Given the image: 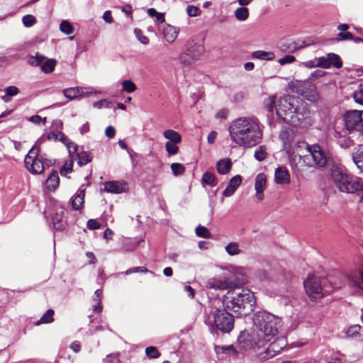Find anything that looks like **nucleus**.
<instances>
[{"instance_id": "obj_1", "label": "nucleus", "mask_w": 363, "mask_h": 363, "mask_svg": "<svg viewBox=\"0 0 363 363\" xmlns=\"http://www.w3.org/2000/svg\"><path fill=\"white\" fill-rule=\"evenodd\" d=\"M231 141L242 147H252L262 139V125L255 117H240L233 121L228 126Z\"/></svg>"}, {"instance_id": "obj_2", "label": "nucleus", "mask_w": 363, "mask_h": 363, "mask_svg": "<svg viewBox=\"0 0 363 363\" xmlns=\"http://www.w3.org/2000/svg\"><path fill=\"white\" fill-rule=\"evenodd\" d=\"M223 301L224 311L230 318H245L253 311L255 303L253 293L245 289L238 292L229 290L228 295L223 296Z\"/></svg>"}, {"instance_id": "obj_3", "label": "nucleus", "mask_w": 363, "mask_h": 363, "mask_svg": "<svg viewBox=\"0 0 363 363\" xmlns=\"http://www.w3.org/2000/svg\"><path fill=\"white\" fill-rule=\"evenodd\" d=\"M332 179L338 189L347 194H357L360 196L359 202L363 201V179L348 174L347 170L339 166L331 169Z\"/></svg>"}, {"instance_id": "obj_4", "label": "nucleus", "mask_w": 363, "mask_h": 363, "mask_svg": "<svg viewBox=\"0 0 363 363\" xmlns=\"http://www.w3.org/2000/svg\"><path fill=\"white\" fill-rule=\"evenodd\" d=\"M204 45L194 39L187 40L184 52L179 55V61L184 65H190L197 61L204 53Z\"/></svg>"}, {"instance_id": "obj_5", "label": "nucleus", "mask_w": 363, "mask_h": 363, "mask_svg": "<svg viewBox=\"0 0 363 363\" xmlns=\"http://www.w3.org/2000/svg\"><path fill=\"white\" fill-rule=\"evenodd\" d=\"M288 86L292 92L302 96L310 101H317L319 98L315 85L309 80H294L289 83Z\"/></svg>"}, {"instance_id": "obj_6", "label": "nucleus", "mask_w": 363, "mask_h": 363, "mask_svg": "<svg viewBox=\"0 0 363 363\" xmlns=\"http://www.w3.org/2000/svg\"><path fill=\"white\" fill-rule=\"evenodd\" d=\"M238 342L240 347L246 350L259 349L264 346V340L259 337L256 328L242 331L238 336Z\"/></svg>"}, {"instance_id": "obj_7", "label": "nucleus", "mask_w": 363, "mask_h": 363, "mask_svg": "<svg viewBox=\"0 0 363 363\" xmlns=\"http://www.w3.org/2000/svg\"><path fill=\"white\" fill-rule=\"evenodd\" d=\"M303 162L308 167H323L328 163V157L325 152L318 144L310 146L308 154L303 155Z\"/></svg>"}, {"instance_id": "obj_8", "label": "nucleus", "mask_w": 363, "mask_h": 363, "mask_svg": "<svg viewBox=\"0 0 363 363\" xmlns=\"http://www.w3.org/2000/svg\"><path fill=\"white\" fill-rule=\"evenodd\" d=\"M295 97L289 95L281 97L276 106V111L278 116L284 121H289L292 118L293 114L296 111V106L294 104Z\"/></svg>"}, {"instance_id": "obj_9", "label": "nucleus", "mask_w": 363, "mask_h": 363, "mask_svg": "<svg viewBox=\"0 0 363 363\" xmlns=\"http://www.w3.org/2000/svg\"><path fill=\"white\" fill-rule=\"evenodd\" d=\"M256 329L267 337H274L281 330V319H252Z\"/></svg>"}, {"instance_id": "obj_10", "label": "nucleus", "mask_w": 363, "mask_h": 363, "mask_svg": "<svg viewBox=\"0 0 363 363\" xmlns=\"http://www.w3.org/2000/svg\"><path fill=\"white\" fill-rule=\"evenodd\" d=\"M40 149L34 145L25 157V165L27 169L32 174H41L44 171V164L40 158H38Z\"/></svg>"}, {"instance_id": "obj_11", "label": "nucleus", "mask_w": 363, "mask_h": 363, "mask_svg": "<svg viewBox=\"0 0 363 363\" xmlns=\"http://www.w3.org/2000/svg\"><path fill=\"white\" fill-rule=\"evenodd\" d=\"M307 296L311 301H317L324 296L320 280L313 275L309 276L303 282Z\"/></svg>"}, {"instance_id": "obj_12", "label": "nucleus", "mask_w": 363, "mask_h": 363, "mask_svg": "<svg viewBox=\"0 0 363 363\" xmlns=\"http://www.w3.org/2000/svg\"><path fill=\"white\" fill-rule=\"evenodd\" d=\"M345 125L347 130H357L361 132L363 130L362 111L357 110L350 111L344 116Z\"/></svg>"}, {"instance_id": "obj_13", "label": "nucleus", "mask_w": 363, "mask_h": 363, "mask_svg": "<svg viewBox=\"0 0 363 363\" xmlns=\"http://www.w3.org/2000/svg\"><path fill=\"white\" fill-rule=\"evenodd\" d=\"M28 63L32 66H40L42 71L45 73L52 72L56 65V61L53 59H48L45 56L37 52L35 56H30Z\"/></svg>"}, {"instance_id": "obj_14", "label": "nucleus", "mask_w": 363, "mask_h": 363, "mask_svg": "<svg viewBox=\"0 0 363 363\" xmlns=\"http://www.w3.org/2000/svg\"><path fill=\"white\" fill-rule=\"evenodd\" d=\"M235 319H206L205 323L209 325L211 333L220 330L227 333L231 331L234 325Z\"/></svg>"}, {"instance_id": "obj_15", "label": "nucleus", "mask_w": 363, "mask_h": 363, "mask_svg": "<svg viewBox=\"0 0 363 363\" xmlns=\"http://www.w3.org/2000/svg\"><path fill=\"white\" fill-rule=\"evenodd\" d=\"M207 287L216 290H232V289L235 287V283L228 278L223 279L213 278L208 281Z\"/></svg>"}, {"instance_id": "obj_16", "label": "nucleus", "mask_w": 363, "mask_h": 363, "mask_svg": "<svg viewBox=\"0 0 363 363\" xmlns=\"http://www.w3.org/2000/svg\"><path fill=\"white\" fill-rule=\"evenodd\" d=\"M267 177L264 173L258 174L255 177V196L259 201L263 200L264 197V191L266 187Z\"/></svg>"}, {"instance_id": "obj_17", "label": "nucleus", "mask_w": 363, "mask_h": 363, "mask_svg": "<svg viewBox=\"0 0 363 363\" xmlns=\"http://www.w3.org/2000/svg\"><path fill=\"white\" fill-rule=\"evenodd\" d=\"M242 181V178L239 174L233 177L228 182L226 188L223 191V196L230 197L233 196L237 189L240 186Z\"/></svg>"}, {"instance_id": "obj_18", "label": "nucleus", "mask_w": 363, "mask_h": 363, "mask_svg": "<svg viewBox=\"0 0 363 363\" xmlns=\"http://www.w3.org/2000/svg\"><path fill=\"white\" fill-rule=\"evenodd\" d=\"M125 184L118 181H110L104 183V190L108 193L121 194L125 191Z\"/></svg>"}, {"instance_id": "obj_19", "label": "nucleus", "mask_w": 363, "mask_h": 363, "mask_svg": "<svg viewBox=\"0 0 363 363\" xmlns=\"http://www.w3.org/2000/svg\"><path fill=\"white\" fill-rule=\"evenodd\" d=\"M274 180L278 184H284L290 182V175L289 171L283 167L276 169L274 173Z\"/></svg>"}, {"instance_id": "obj_20", "label": "nucleus", "mask_w": 363, "mask_h": 363, "mask_svg": "<svg viewBox=\"0 0 363 363\" xmlns=\"http://www.w3.org/2000/svg\"><path fill=\"white\" fill-rule=\"evenodd\" d=\"M279 139L282 141L286 150L291 148V142L294 140V133L289 128H283L279 133Z\"/></svg>"}, {"instance_id": "obj_21", "label": "nucleus", "mask_w": 363, "mask_h": 363, "mask_svg": "<svg viewBox=\"0 0 363 363\" xmlns=\"http://www.w3.org/2000/svg\"><path fill=\"white\" fill-rule=\"evenodd\" d=\"M179 30L171 25H166L163 29V35L167 42L172 43L177 39Z\"/></svg>"}, {"instance_id": "obj_22", "label": "nucleus", "mask_w": 363, "mask_h": 363, "mask_svg": "<svg viewBox=\"0 0 363 363\" xmlns=\"http://www.w3.org/2000/svg\"><path fill=\"white\" fill-rule=\"evenodd\" d=\"M232 162L230 158H225L216 162V169L220 174H228L232 168Z\"/></svg>"}, {"instance_id": "obj_23", "label": "nucleus", "mask_w": 363, "mask_h": 363, "mask_svg": "<svg viewBox=\"0 0 363 363\" xmlns=\"http://www.w3.org/2000/svg\"><path fill=\"white\" fill-rule=\"evenodd\" d=\"M352 160L358 169L363 172V144L359 145L352 154Z\"/></svg>"}, {"instance_id": "obj_24", "label": "nucleus", "mask_w": 363, "mask_h": 363, "mask_svg": "<svg viewBox=\"0 0 363 363\" xmlns=\"http://www.w3.org/2000/svg\"><path fill=\"white\" fill-rule=\"evenodd\" d=\"M85 196L84 189H79L75 195L72 198V205L74 210H79L84 204Z\"/></svg>"}, {"instance_id": "obj_25", "label": "nucleus", "mask_w": 363, "mask_h": 363, "mask_svg": "<svg viewBox=\"0 0 363 363\" xmlns=\"http://www.w3.org/2000/svg\"><path fill=\"white\" fill-rule=\"evenodd\" d=\"M60 183V178L56 170H53L46 181V186L48 190L55 191Z\"/></svg>"}, {"instance_id": "obj_26", "label": "nucleus", "mask_w": 363, "mask_h": 363, "mask_svg": "<svg viewBox=\"0 0 363 363\" xmlns=\"http://www.w3.org/2000/svg\"><path fill=\"white\" fill-rule=\"evenodd\" d=\"M63 94L68 99L73 100L84 95V92L81 87H69L63 90Z\"/></svg>"}, {"instance_id": "obj_27", "label": "nucleus", "mask_w": 363, "mask_h": 363, "mask_svg": "<svg viewBox=\"0 0 363 363\" xmlns=\"http://www.w3.org/2000/svg\"><path fill=\"white\" fill-rule=\"evenodd\" d=\"M349 283L352 286H356L363 290V270L358 274L349 276Z\"/></svg>"}, {"instance_id": "obj_28", "label": "nucleus", "mask_w": 363, "mask_h": 363, "mask_svg": "<svg viewBox=\"0 0 363 363\" xmlns=\"http://www.w3.org/2000/svg\"><path fill=\"white\" fill-rule=\"evenodd\" d=\"M164 137L168 140V142L173 143H180L182 142L181 135L174 130H166L163 133Z\"/></svg>"}, {"instance_id": "obj_29", "label": "nucleus", "mask_w": 363, "mask_h": 363, "mask_svg": "<svg viewBox=\"0 0 363 363\" xmlns=\"http://www.w3.org/2000/svg\"><path fill=\"white\" fill-rule=\"evenodd\" d=\"M252 57L253 59H258L262 60H273L275 55L272 52H267L264 50H257L252 53Z\"/></svg>"}, {"instance_id": "obj_30", "label": "nucleus", "mask_w": 363, "mask_h": 363, "mask_svg": "<svg viewBox=\"0 0 363 363\" xmlns=\"http://www.w3.org/2000/svg\"><path fill=\"white\" fill-rule=\"evenodd\" d=\"M225 252L230 256H235V255H238L242 253V250L240 248L239 244L236 242H229L225 247Z\"/></svg>"}, {"instance_id": "obj_31", "label": "nucleus", "mask_w": 363, "mask_h": 363, "mask_svg": "<svg viewBox=\"0 0 363 363\" xmlns=\"http://www.w3.org/2000/svg\"><path fill=\"white\" fill-rule=\"evenodd\" d=\"M306 46H307V45L305 44V43H302L301 44L298 45L296 42H291V43H289L288 45H286V44L281 45L280 48L282 51L293 52L296 51V50L304 48Z\"/></svg>"}, {"instance_id": "obj_32", "label": "nucleus", "mask_w": 363, "mask_h": 363, "mask_svg": "<svg viewBox=\"0 0 363 363\" xmlns=\"http://www.w3.org/2000/svg\"><path fill=\"white\" fill-rule=\"evenodd\" d=\"M335 40L336 42H340V41H343V40H354L355 42H359V41H363V39L359 38H353L352 34L350 32H345V33L340 32L336 35Z\"/></svg>"}, {"instance_id": "obj_33", "label": "nucleus", "mask_w": 363, "mask_h": 363, "mask_svg": "<svg viewBox=\"0 0 363 363\" xmlns=\"http://www.w3.org/2000/svg\"><path fill=\"white\" fill-rule=\"evenodd\" d=\"M234 14L238 21H244L249 17V10L245 6H241L235 11Z\"/></svg>"}, {"instance_id": "obj_34", "label": "nucleus", "mask_w": 363, "mask_h": 363, "mask_svg": "<svg viewBox=\"0 0 363 363\" xmlns=\"http://www.w3.org/2000/svg\"><path fill=\"white\" fill-rule=\"evenodd\" d=\"M327 56L328 62L330 63V67L331 66L337 69L342 67V62L339 55L335 53H329Z\"/></svg>"}, {"instance_id": "obj_35", "label": "nucleus", "mask_w": 363, "mask_h": 363, "mask_svg": "<svg viewBox=\"0 0 363 363\" xmlns=\"http://www.w3.org/2000/svg\"><path fill=\"white\" fill-rule=\"evenodd\" d=\"M78 161L77 163L79 166L86 165L87 163L90 162L92 160V157L88 152L82 151L77 153Z\"/></svg>"}, {"instance_id": "obj_36", "label": "nucleus", "mask_w": 363, "mask_h": 363, "mask_svg": "<svg viewBox=\"0 0 363 363\" xmlns=\"http://www.w3.org/2000/svg\"><path fill=\"white\" fill-rule=\"evenodd\" d=\"M214 350L217 354H236L237 352L235 351L233 345H228V346H218L215 345Z\"/></svg>"}, {"instance_id": "obj_37", "label": "nucleus", "mask_w": 363, "mask_h": 363, "mask_svg": "<svg viewBox=\"0 0 363 363\" xmlns=\"http://www.w3.org/2000/svg\"><path fill=\"white\" fill-rule=\"evenodd\" d=\"M62 211L60 213H57L52 218L55 229L58 230H62L65 226L62 221Z\"/></svg>"}, {"instance_id": "obj_38", "label": "nucleus", "mask_w": 363, "mask_h": 363, "mask_svg": "<svg viewBox=\"0 0 363 363\" xmlns=\"http://www.w3.org/2000/svg\"><path fill=\"white\" fill-rule=\"evenodd\" d=\"M267 155V148L264 145H260L255 151L254 154L255 158L261 162L266 159Z\"/></svg>"}, {"instance_id": "obj_39", "label": "nucleus", "mask_w": 363, "mask_h": 363, "mask_svg": "<svg viewBox=\"0 0 363 363\" xmlns=\"http://www.w3.org/2000/svg\"><path fill=\"white\" fill-rule=\"evenodd\" d=\"M95 298H94V301L95 302V304L93 305V311H101V296H102V289H97L96 290L95 293Z\"/></svg>"}, {"instance_id": "obj_40", "label": "nucleus", "mask_w": 363, "mask_h": 363, "mask_svg": "<svg viewBox=\"0 0 363 363\" xmlns=\"http://www.w3.org/2000/svg\"><path fill=\"white\" fill-rule=\"evenodd\" d=\"M201 181L203 184H208L211 186H214L216 184L215 175L208 172L203 174Z\"/></svg>"}, {"instance_id": "obj_41", "label": "nucleus", "mask_w": 363, "mask_h": 363, "mask_svg": "<svg viewBox=\"0 0 363 363\" xmlns=\"http://www.w3.org/2000/svg\"><path fill=\"white\" fill-rule=\"evenodd\" d=\"M353 99L357 104L363 106V84H359L353 93Z\"/></svg>"}, {"instance_id": "obj_42", "label": "nucleus", "mask_w": 363, "mask_h": 363, "mask_svg": "<svg viewBox=\"0 0 363 363\" xmlns=\"http://www.w3.org/2000/svg\"><path fill=\"white\" fill-rule=\"evenodd\" d=\"M310 146L308 143L304 141H299L296 143L294 147V152H296L300 157H303L301 155V150H304L308 153L310 149Z\"/></svg>"}, {"instance_id": "obj_43", "label": "nucleus", "mask_w": 363, "mask_h": 363, "mask_svg": "<svg viewBox=\"0 0 363 363\" xmlns=\"http://www.w3.org/2000/svg\"><path fill=\"white\" fill-rule=\"evenodd\" d=\"M60 30L61 32L66 35L72 34L74 32V28L70 23L66 20L61 22L60 25Z\"/></svg>"}, {"instance_id": "obj_44", "label": "nucleus", "mask_w": 363, "mask_h": 363, "mask_svg": "<svg viewBox=\"0 0 363 363\" xmlns=\"http://www.w3.org/2000/svg\"><path fill=\"white\" fill-rule=\"evenodd\" d=\"M145 354L149 359H157L160 356V352L154 346H150L146 347Z\"/></svg>"}, {"instance_id": "obj_45", "label": "nucleus", "mask_w": 363, "mask_h": 363, "mask_svg": "<svg viewBox=\"0 0 363 363\" xmlns=\"http://www.w3.org/2000/svg\"><path fill=\"white\" fill-rule=\"evenodd\" d=\"M196 234L198 237L203 238H209L211 236L208 228L201 225L196 228Z\"/></svg>"}, {"instance_id": "obj_46", "label": "nucleus", "mask_w": 363, "mask_h": 363, "mask_svg": "<svg viewBox=\"0 0 363 363\" xmlns=\"http://www.w3.org/2000/svg\"><path fill=\"white\" fill-rule=\"evenodd\" d=\"M123 91L132 93L137 89L136 85L131 80H124L122 82Z\"/></svg>"}, {"instance_id": "obj_47", "label": "nucleus", "mask_w": 363, "mask_h": 363, "mask_svg": "<svg viewBox=\"0 0 363 363\" xmlns=\"http://www.w3.org/2000/svg\"><path fill=\"white\" fill-rule=\"evenodd\" d=\"M178 143H173L170 142H167L165 144V148L169 155H177L179 152V147L177 146Z\"/></svg>"}, {"instance_id": "obj_48", "label": "nucleus", "mask_w": 363, "mask_h": 363, "mask_svg": "<svg viewBox=\"0 0 363 363\" xmlns=\"http://www.w3.org/2000/svg\"><path fill=\"white\" fill-rule=\"evenodd\" d=\"M36 18L33 15H26L22 18V22L25 27L29 28L33 26L36 23Z\"/></svg>"}, {"instance_id": "obj_49", "label": "nucleus", "mask_w": 363, "mask_h": 363, "mask_svg": "<svg viewBox=\"0 0 363 363\" xmlns=\"http://www.w3.org/2000/svg\"><path fill=\"white\" fill-rule=\"evenodd\" d=\"M171 169L175 176H179L184 172L185 167L180 163H172Z\"/></svg>"}, {"instance_id": "obj_50", "label": "nucleus", "mask_w": 363, "mask_h": 363, "mask_svg": "<svg viewBox=\"0 0 363 363\" xmlns=\"http://www.w3.org/2000/svg\"><path fill=\"white\" fill-rule=\"evenodd\" d=\"M286 346V340L283 338L278 340L277 341L273 342L270 345V348L276 352H279V350H281L284 347Z\"/></svg>"}, {"instance_id": "obj_51", "label": "nucleus", "mask_w": 363, "mask_h": 363, "mask_svg": "<svg viewBox=\"0 0 363 363\" xmlns=\"http://www.w3.org/2000/svg\"><path fill=\"white\" fill-rule=\"evenodd\" d=\"M134 33L138 40L143 45L149 43V39L147 36L144 35L143 31L138 28H135Z\"/></svg>"}, {"instance_id": "obj_52", "label": "nucleus", "mask_w": 363, "mask_h": 363, "mask_svg": "<svg viewBox=\"0 0 363 363\" xmlns=\"http://www.w3.org/2000/svg\"><path fill=\"white\" fill-rule=\"evenodd\" d=\"M186 11L187 15L190 17H196L201 13V9L195 6H188Z\"/></svg>"}, {"instance_id": "obj_53", "label": "nucleus", "mask_w": 363, "mask_h": 363, "mask_svg": "<svg viewBox=\"0 0 363 363\" xmlns=\"http://www.w3.org/2000/svg\"><path fill=\"white\" fill-rule=\"evenodd\" d=\"M229 114V110L223 108L219 110L215 115V118L218 120H225L227 119Z\"/></svg>"}, {"instance_id": "obj_54", "label": "nucleus", "mask_w": 363, "mask_h": 363, "mask_svg": "<svg viewBox=\"0 0 363 363\" xmlns=\"http://www.w3.org/2000/svg\"><path fill=\"white\" fill-rule=\"evenodd\" d=\"M361 326L359 325H354L350 326L347 330V335L350 337H354L359 334Z\"/></svg>"}, {"instance_id": "obj_55", "label": "nucleus", "mask_w": 363, "mask_h": 363, "mask_svg": "<svg viewBox=\"0 0 363 363\" xmlns=\"http://www.w3.org/2000/svg\"><path fill=\"white\" fill-rule=\"evenodd\" d=\"M318 67L323 68H330V63L328 62V56L326 57H320L317 59V65Z\"/></svg>"}, {"instance_id": "obj_56", "label": "nucleus", "mask_w": 363, "mask_h": 363, "mask_svg": "<svg viewBox=\"0 0 363 363\" xmlns=\"http://www.w3.org/2000/svg\"><path fill=\"white\" fill-rule=\"evenodd\" d=\"M104 363H119L118 354L114 353L106 356Z\"/></svg>"}, {"instance_id": "obj_57", "label": "nucleus", "mask_w": 363, "mask_h": 363, "mask_svg": "<svg viewBox=\"0 0 363 363\" xmlns=\"http://www.w3.org/2000/svg\"><path fill=\"white\" fill-rule=\"evenodd\" d=\"M296 61V58L295 57L292 56V55H286L285 57H282V58H280L279 60H278V62L281 65H285L286 64H291V63H293Z\"/></svg>"}, {"instance_id": "obj_58", "label": "nucleus", "mask_w": 363, "mask_h": 363, "mask_svg": "<svg viewBox=\"0 0 363 363\" xmlns=\"http://www.w3.org/2000/svg\"><path fill=\"white\" fill-rule=\"evenodd\" d=\"M148 272V269L145 267H133V268L128 269L127 271H125V274L126 275H128L132 273H137V272L145 273V272Z\"/></svg>"}, {"instance_id": "obj_59", "label": "nucleus", "mask_w": 363, "mask_h": 363, "mask_svg": "<svg viewBox=\"0 0 363 363\" xmlns=\"http://www.w3.org/2000/svg\"><path fill=\"white\" fill-rule=\"evenodd\" d=\"M73 166V161H70L69 164L66 163L60 169V174L64 176L68 173L72 172Z\"/></svg>"}, {"instance_id": "obj_60", "label": "nucleus", "mask_w": 363, "mask_h": 363, "mask_svg": "<svg viewBox=\"0 0 363 363\" xmlns=\"http://www.w3.org/2000/svg\"><path fill=\"white\" fill-rule=\"evenodd\" d=\"M86 226L90 230H96L100 228V223L95 219H89L87 221Z\"/></svg>"}, {"instance_id": "obj_61", "label": "nucleus", "mask_w": 363, "mask_h": 363, "mask_svg": "<svg viewBox=\"0 0 363 363\" xmlns=\"http://www.w3.org/2000/svg\"><path fill=\"white\" fill-rule=\"evenodd\" d=\"M110 102L106 99H102L94 103V107L96 108H101L103 107H108Z\"/></svg>"}, {"instance_id": "obj_62", "label": "nucleus", "mask_w": 363, "mask_h": 363, "mask_svg": "<svg viewBox=\"0 0 363 363\" xmlns=\"http://www.w3.org/2000/svg\"><path fill=\"white\" fill-rule=\"evenodd\" d=\"M105 134L108 138H113L116 135V130L112 125L108 126L105 130Z\"/></svg>"}, {"instance_id": "obj_63", "label": "nucleus", "mask_w": 363, "mask_h": 363, "mask_svg": "<svg viewBox=\"0 0 363 363\" xmlns=\"http://www.w3.org/2000/svg\"><path fill=\"white\" fill-rule=\"evenodd\" d=\"M6 93L11 96H14L18 94V89L15 86H10L6 88Z\"/></svg>"}, {"instance_id": "obj_64", "label": "nucleus", "mask_w": 363, "mask_h": 363, "mask_svg": "<svg viewBox=\"0 0 363 363\" xmlns=\"http://www.w3.org/2000/svg\"><path fill=\"white\" fill-rule=\"evenodd\" d=\"M276 103L274 96H269L266 103V106L268 108L269 111H272L274 104Z\"/></svg>"}]
</instances>
